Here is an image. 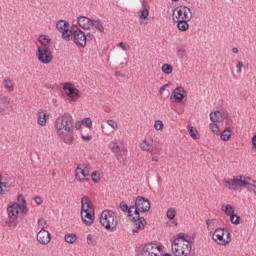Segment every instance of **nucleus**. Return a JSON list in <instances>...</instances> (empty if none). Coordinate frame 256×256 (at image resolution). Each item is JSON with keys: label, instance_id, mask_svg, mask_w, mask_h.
<instances>
[{"label": "nucleus", "instance_id": "1", "mask_svg": "<svg viewBox=\"0 0 256 256\" xmlns=\"http://www.w3.org/2000/svg\"><path fill=\"white\" fill-rule=\"evenodd\" d=\"M54 129L58 139H61L66 145H72L73 141H75V136L73 135V116L69 113H64L55 119Z\"/></svg>", "mask_w": 256, "mask_h": 256}, {"label": "nucleus", "instance_id": "2", "mask_svg": "<svg viewBox=\"0 0 256 256\" xmlns=\"http://www.w3.org/2000/svg\"><path fill=\"white\" fill-rule=\"evenodd\" d=\"M149 209H151V203H149V200L141 196L136 198L135 206H131L129 208L128 217L130 221H133L138 231H143V229H145V225H147L145 217H142L139 211L141 213H147Z\"/></svg>", "mask_w": 256, "mask_h": 256}, {"label": "nucleus", "instance_id": "3", "mask_svg": "<svg viewBox=\"0 0 256 256\" xmlns=\"http://www.w3.org/2000/svg\"><path fill=\"white\" fill-rule=\"evenodd\" d=\"M223 185L232 191H239V189H242V187L251 185V187H254V194L256 195V181L251 177L238 175L235 176L232 180H224Z\"/></svg>", "mask_w": 256, "mask_h": 256}, {"label": "nucleus", "instance_id": "4", "mask_svg": "<svg viewBox=\"0 0 256 256\" xmlns=\"http://www.w3.org/2000/svg\"><path fill=\"white\" fill-rule=\"evenodd\" d=\"M81 219L82 223L87 226L93 225V221L95 220V210L93 209L91 200L87 196L81 199Z\"/></svg>", "mask_w": 256, "mask_h": 256}, {"label": "nucleus", "instance_id": "5", "mask_svg": "<svg viewBox=\"0 0 256 256\" xmlns=\"http://www.w3.org/2000/svg\"><path fill=\"white\" fill-rule=\"evenodd\" d=\"M100 224L108 231H111L117 227V214L113 210H104L100 214Z\"/></svg>", "mask_w": 256, "mask_h": 256}, {"label": "nucleus", "instance_id": "6", "mask_svg": "<svg viewBox=\"0 0 256 256\" xmlns=\"http://www.w3.org/2000/svg\"><path fill=\"white\" fill-rule=\"evenodd\" d=\"M191 242H183L181 240L172 241V253L175 256H187L191 254Z\"/></svg>", "mask_w": 256, "mask_h": 256}, {"label": "nucleus", "instance_id": "7", "mask_svg": "<svg viewBox=\"0 0 256 256\" xmlns=\"http://www.w3.org/2000/svg\"><path fill=\"white\" fill-rule=\"evenodd\" d=\"M212 239L218 245H229L231 243V233L227 229L217 228L212 234Z\"/></svg>", "mask_w": 256, "mask_h": 256}, {"label": "nucleus", "instance_id": "8", "mask_svg": "<svg viewBox=\"0 0 256 256\" xmlns=\"http://www.w3.org/2000/svg\"><path fill=\"white\" fill-rule=\"evenodd\" d=\"M193 19V13L187 6H180L174 9L173 21H191Z\"/></svg>", "mask_w": 256, "mask_h": 256}, {"label": "nucleus", "instance_id": "9", "mask_svg": "<svg viewBox=\"0 0 256 256\" xmlns=\"http://www.w3.org/2000/svg\"><path fill=\"white\" fill-rule=\"evenodd\" d=\"M38 61L40 63L49 64L53 61V53L51 52V48L49 46H39L37 53Z\"/></svg>", "mask_w": 256, "mask_h": 256}, {"label": "nucleus", "instance_id": "10", "mask_svg": "<svg viewBox=\"0 0 256 256\" xmlns=\"http://www.w3.org/2000/svg\"><path fill=\"white\" fill-rule=\"evenodd\" d=\"M140 149L147 151L150 155H159V153H161V149L154 143L153 139L143 140L140 143Z\"/></svg>", "mask_w": 256, "mask_h": 256}, {"label": "nucleus", "instance_id": "11", "mask_svg": "<svg viewBox=\"0 0 256 256\" xmlns=\"http://www.w3.org/2000/svg\"><path fill=\"white\" fill-rule=\"evenodd\" d=\"M142 256H161V247L155 243H148L142 246Z\"/></svg>", "mask_w": 256, "mask_h": 256}, {"label": "nucleus", "instance_id": "12", "mask_svg": "<svg viewBox=\"0 0 256 256\" xmlns=\"http://www.w3.org/2000/svg\"><path fill=\"white\" fill-rule=\"evenodd\" d=\"M72 40L77 47H85L87 45V36L79 28H73Z\"/></svg>", "mask_w": 256, "mask_h": 256}, {"label": "nucleus", "instance_id": "13", "mask_svg": "<svg viewBox=\"0 0 256 256\" xmlns=\"http://www.w3.org/2000/svg\"><path fill=\"white\" fill-rule=\"evenodd\" d=\"M90 168L79 164L75 170V177L77 181H80V183H83L86 181L87 177H90Z\"/></svg>", "mask_w": 256, "mask_h": 256}, {"label": "nucleus", "instance_id": "14", "mask_svg": "<svg viewBox=\"0 0 256 256\" xmlns=\"http://www.w3.org/2000/svg\"><path fill=\"white\" fill-rule=\"evenodd\" d=\"M64 93L71 99V101H77L79 99V89L75 88L72 83H65L63 86Z\"/></svg>", "mask_w": 256, "mask_h": 256}, {"label": "nucleus", "instance_id": "15", "mask_svg": "<svg viewBox=\"0 0 256 256\" xmlns=\"http://www.w3.org/2000/svg\"><path fill=\"white\" fill-rule=\"evenodd\" d=\"M185 97H187V91H185V88L180 86L174 89L170 99L171 100L174 99L173 101L174 103H181V101H183Z\"/></svg>", "mask_w": 256, "mask_h": 256}, {"label": "nucleus", "instance_id": "16", "mask_svg": "<svg viewBox=\"0 0 256 256\" xmlns=\"http://www.w3.org/2000/svg\"><path fill=\"white\" fill-rule=\"evenodd\" d=\"M36 237L40 245H49L51 243V233L47 230H40Z\"/></svg>", "mask_w": 256, "mask_h": 256}, {"label": "nucleus", "instance_id": "17", "mask_svg": "<svg viewBox=\"0 0 256 256\" xmlns=\"http://www.w3.org/2000/svg\"><path fill=\"white\" fill-rule=\"evenodd\" d=\"M37 117L38 125H40V127H45V125H47V119H49V114L47 111L43 109L38 110Z\"/></svg>", "mask_w": 256, "mask_h": 256}, {"label": "nucleus", "instance_id": "18", "mask_svg": "<svg viewBox=\"0 0 256 256\" xmlns=\"http://www.w3.org/2000/svg\"><path fill=\"white\" fill-rule=\"evenodd\" d=\"M7 213L12 221H15L19 215V204L13 203L7 208Z\"/></svg>", "mask_w": 256, "mask_h": 256}, {"label": "nucleus", "instance_id": "19", "mask_svg": "<svg viewBox=\"0 0 256 256\" xmlns=\"http://www.w3.org/2000/svg\"><path fill=\"white\" fill-rule=\"evenodd\" d=\"M77 22L78 25L82 28V29H91V25L93 23V20L85 17V16H80L77 18Z\"/></svg>", "mask_w": 256, "mask_h": 256}, {"label": "nucleus", "instance_id": "20", "mask_svg": "<svg viewBox=\"0 0 256 256\" xmlns=\"http://www.w3.org/2000/svg\"><path fill=\"white\" fill-rule=\"evenodd\" d=\"M223 119H225V114H223L221 111L210 113V121H212V123H221Z\"/></svg>", "mask_w": 256, "mask_h": 256}, {"label": "nucleus", "instance_id": "21", "mask_svg": "<svg viewBox=\"0 0 256 256\" xmlns=\"http://www.w3.org/2000/svg\"><path fill=\"white\" fill-rule=\"evenodd\" d=\"M108 148L115 155H119L121 153V151H124V149L121 148V146H119V143L117 142V140H114V141L110 142L109 145H108Z\"/></svg>", "mask_w": 256, "mask_h": 256}, {"label": "nucleus", "instance_id": "22", "mask_svg": "<svg viewBox=\"0 0 256 256\" xmlns=\"http://www.w3.org/2000/svg\"><path fill=\"white\" fill-rule=\"evenodd\" d=\"M206 225H207V229L208 231H216L217 227H219V220L217 219H210V220H206Z\"/></svg>", "mask_w": 256, "mask_h": 256}, {"label": "nucleus", "instance_id": "23", "mask_svg": "<svg viewBox=\"0 0 256 256\" xmlns=\"http://www.w3.org/2000/svg\"><path fill=\"white\" fill-rule=\"evenodd\" d=\"M222 209L224 211V213H226L228 215V217H230V221H233V214H235V209H233V206L227 204V205H223Z\"/></svg>", "mask_w": 256, "mask_h": 256}, {"label": "nucleus", "instance_id": "24", "mask_svg": "<svg viewBox=\"0 0 256 256\" xmlns=\"http://www.w3.org/2000/svg\"><path fill=\"white\" fill-rule=\"evenodd\" d=\"M177 23L179 31H187L189 29V20H174Z\"/></svg>", "mask_w": 256, "mask_h": 256}, {"label": "nucleus", "instance_id": "25", "mask_svg": "<svg viewBox=\"0 0 256 256\" xmlns=\"http://www.w3.org/2000/svg\"><path fill=\"white\" fill-rule=\"evenodd\" d=\"M68 28H69V22H67L65 20H60L56 23V29H58L60 31V33H62L63 31H65Z\"/></svg>", "mask_w": 256, "mask_h": 256}, {"label": "nucleus", "instance_id": "26", "mask_svg": "<svg viewBox=\"0 0 256 256\" xmlns=\"http://www.w3.org/2000/svg\"><path fill=\"white\" fill-rule=\"evenodd\" d=\"M231 128H226L225 130L222 131V133L220 134V139L222 141H229V139H231Z\"/></svg>", "mask_w": 256, "mask_h": 256}, {"label": "nucleus", "instance_id": "27", "mask_svg": "<svg viewBox=\"0 0 256 256\" xmlns=\"http://www.w3.org/2000/svg\"><path fill=\"white\" fill-rule=\"evenodd\" d=\"M61 33H62V39H64V41H71V39H73V29L70 30L68 28L66 30H63Z\"/></svg>", "mask_w": 256, "mask_h": 256}, {"label": "nucleus", "instance_id": "28", "mask_svg": "<svg viewBox=\"0 0 256 256\" xmlns=\"http://www.w3.org/2000/svg\"><path fill=\"white\" fill-rule=\"evenodd\" d=\"M174 241H182V243H190L191 237L185 233H179Z\"/></svg>", "mask_w": 256, "mask_h": 256}, {"label": "nucleus", "instance_id": "29", "mask_svg": "<svg viewBox=\"0 0 256 256\" xmlns=\"http://www.w3.org/2000/svg\"><path fill=\"white\" fill-rule=\"evenodd\" d=\"M91 27H95L100 33H103L105 31V28L103 27V23L100 20H92Z\"/></svg>", "mask_w": 256, "mask_h": 256}, {"label": "nucleus", "instance_id": "30", "mask_svg": "<svg viewBox=\"0 0 256 256\" xmlns=\"http://www.w3.org/2000/svg\"><path fill=\"white\" fill-rule=\"evenodd\" d=\"M14 85H15V83L13 82V80H11V78H6L3 80V87H4V89H7L8 91H10V89H13Z\"/></svg>", "mask_w": 256, "mask_h": 256}, {"label": "nucleus", "instance_id": "31", "mask_svg": "<svg viewBox=\"0 0 256 256\" xmlns=\"http://www.w3.org/2000/svg\"><path fill=\"white\" fill-rule=\"evenodd\" d=\"M189 135L192 137V139H199V131H197V128L193 126L188 127Z\"/></svg>", "mask_w": 256, "mask_h": 256}, {"label": "nucleus", "instance_id": "32", "mask_svg": "<svg viewBox=\"0 0 256 256\" xmlns=\"http://www.w3.org/2000/svg\"><path fill=\"white\" fill-rule=\"evenodd\" d=\"M86 239L88 245H91L92 247H95V245H97V237L95 235L88 234Z\"/></svg>", "mask_w": 256, "mask_h": 256}, {"label": "nucleus", "instance_id": "33", "mask_svg": "<svg viewBox=\"0 0 256 256\" xmlns=\"http://www.w3.org/2000/svg\"><path fill=\"white\" fill-rule=\"evenodd\" d=\"M65 241H66V243L73 244L77 241V235H75V234H66L65 235Z\"/></svg>", "mask_w": 256, "mask_h": 256}, {"label": "nucleus", "instance_id": "34", "mask_svg": "<svg viewBox=\"0 0 256 256\" xmlns=\"http://www.w3.org/2000/svg\"><path fill=\"white\" fill-rule=\"evenodd\" d=\"M147 17H149V10L147 8L140 10L139 22L143 23L142 19H147Z\"/></svg>", "mask_w": 256, "mask_h": 256}, {"label": "nucleus", "instance_id": "35", "mask_svg": "<svg viewBox=\"0 0 256 256\" xmlns=\"http://www.w3.org/2000/svg\"><path fill=\"white\" fill-rule=\"evenodd\" d=\"M162 71L166 74V75H171V73H173V66H171V64H164L162 66Z\"/></svg>", "mask_w": 256, "mask_h": 256}, {"label": "nucleus", "instance_id": "36", "mask_svg": "<svg viewBox=\"0 0 256 256\" xmlns=\"http://www.w3.org/2000/svg\"><path fill=\"white\" fill-rule=\"evenodd\" d=\"M39 43L41 44V47H47V44L49 43V38H47L46 35H40L39 36Z\"/></svg>", "mask_w": 256, "mask_h": 256}, {"label": "nucleus", "instance_id": "37", "mask_svg": "<svg viewBox=\"0 0 256 256\" xmlns=\"http://www.w3.org/2000/svg\"><path fill=\"white\" fill-rule=\"evenodd\" d=\"M91 178L93 183H99L101 181V174L97 171L92 172Z\"/></svg>", "mask_w": 256, "mask_h": 256}, {"label": "nucleus", "instance_id": "38", "mask_svg": "<svg viewBox=\"0 0 256 256\" xmlns=\"http://www.w3.org/2000/svg\"><path fill=\"white\" fill-rule=\"evenodd\" d=\"M175 215H177V211L175 210V208H170L166 212V217L168 219H175Z\"/></svg>", "mask_w": 256, "mask_h": 256}, {"label": "nucleus", "instance_id": "39", "mask_svg": "<svg viewBox=\"0 0 256 256\" xmlns=\"http://www.w3.org/2000/svg\"><path fill=\"white\" fill-rule=\"evenodd\" d=\"M106 123L114 131H117V129H119V124H117V121H115V120H107Z\"/></svg>", "mask_w": 256, "mask_h": 256}, {"label": "nucleus", "instance_id": "40", "mask_svg": "<svg viewBox=\"0 0 256 256\" xmlns=\"http://www.w3.org/2000/svg\"><path fill=\"white\" fill-rule=\"evenodd\" d=\"M154 129H156V131H162L163 130V121L156 120L154 122Z\"/></svg>", "mask_w": 256, "mask_h": 256}, {"label": "nucleus", "instance_id": "41", "mask_svg": "<svg viewBox=\"0 0 256 256\" xmlns=\"http://www.w3.org/2000/svg\"><path fill=\"white\" fill-rule=\"evenodd\" d=\"M82 125H86L88 129H91V127H93V121H91V118H84L82 120Z\"/></svg>", "mask_w": 256, "mask_h": 256}, {"label": "nucleus", "instance_id": "42", "mask_svg": "<svg viewBox=\"0 0 256 256\" xmlns=\"http://www.w3.org/2000/svg\"><path fill=\"white\" fill-rule=\"evenodd\" d=\"M210 129L214 135H219V125L215 123H210Z\"/></svg>", "mask_w": 256, "mask_h": 256}, {"label": "nucleus", "instance_id": "43", "mask_svg": "<svg viewBox=\"0 0 256 256\" xmlns=\"http://www.w3.org/2000/svg\"><path fill=\"white\" fill-rule=\"evenodd\" d=\"M45 225H47V221L45 219H38V227L40 228V231H45Z\"/></svg>", "mask_w": 256, "mask_h": 256}, {"label": "nucleus", "instance_id": "44", "mask_svg": "<svg viewBox=\"0 0 256 256\" xmlns=\"http://www.w3.org/2000/svg\"><path fill=\"white\" fill-rule=\"evenodd\" d=\"M1 174H0V195L5 193V189H7V183L1 182Z\"/></svg>", "mask_w": 256, "mask_h": 256}, {"label": "nucleus", "instance_id": "45", "mask_svg": "<svg viewBox=\"0 0 256 256\" xmlns=\"http://www.w3.org/2000/svg\"><path fill=\"white\" fill-rule=\"evenodd\" d=\"M118 47L122 49V51H129L130 49L129 45H127V43H124V42H120L118 44Z\"/></svg>", "mask_w": 256, "mask_h": 256}, {"label": "nucleus", "instance_id": "46", "mask_svg": "<svg viewBox=\"0 0 256 256\" xmlns=\"http://www.w3.org/2000/svg\"><path fill=\"white\" fill-rule=\"evenodd\" d=\"M240 217L237 216L235 213L233 214V219L230 220L231 223H233V225H239L241 223V221L239 220Z\"/></svg>", "mask_w": 256, "mask_h": 256}, {"label": "nucleus", "instance_id": "47", "mask_svg": "<svg viewBox=\"0 0 256 256\" xmlns=\"http://www.w3.org/2000/svg\"><path fill=\"white\" fill-rule=\"evenodd\" d=\"M120 209L124 213H126V211L129 213V206H127V203H125V202H121L120 203Z\"/></svg>", "mask_w": 256, "mask_h": 256}, {"label": "nucleus", "instance_id": "48", "mask_svg": "<svg viewBox=\"0 0 256 256\" xmlns=\"http://www.w3.org/2000/svg\"><path fill=\"white\" fill-rule=\"evenodd\" d=\"M0 103H2L3 105H9V98L5 96L0 97Z\"/></svg>", "mask_w": 256, "mask_h": 256}, {"label": "nucleus", "instance_id": "49", "mask_svg": "<svg viewBox=\"0 0 256 256\" xmlns=\"http://www.w3.org/2000/svg\"><path fill=\"white\" fill-rule=\"evenodd\" d=\"M241 69H243V62H238L236 65L237 73H241Z\"/></svg>", "mask_w": 256, "mask_h": 256}, {"label": "nucleus", "instance_id": "50", "mask_svg": "<svg viewBox=\"0 0 256 256\" xmlns=\"http://www.w3.org/2000/svg\"><path fill=\"white\" fill-rule=\"evenodd\" d=\"M81 139H83V141H91V135L87 134H81Z\"/></svg>", "mask_w": 256, "mask_h": 256}, {"label": "nucleus", "instance_id": "51", "mask_svg": "<svg viewBox=\"0 0 256 256\" xmlns=\"http://www.w3.org/2000/svg\"><path fill=\"white\" fill-rule=\"evenodd\" d=\"M34 201H35L36 205H41V203H43V199H41V197H39V196L35 197Z\"/></svg>", "mask_w": 256, "mask_h": 256}, {"label": "nucleus", "instance_id": "52", "mask_svg": "<svg viewBox=\"0 0 256 256\" xmlns=\"http://www.w3.org/2000/svg\"><path fill=\"white\" fill-rule=\"evenodd\" d=\"M19 211H21L22 213H27V207H25V205H19Z\"/></svg>", "mask_w": 256, "mask_h": 256}, {"label": "nucleus", "instance_id": "53", "mask_svg": "<svg viewBox=\"0 0 256 256\" xmlns=\"http://www.w3.org/2000/svg\"><path fill=\"white\" fill-rule=\"evenodd\" d=\"M177 55H178V57H183V55H185V51H183V49H178L177 50Z\"/></svg>", "mask_w": 256, "mask_h": 256}, {"label": "nucleus", "instance_id": "54", "mask_svg": "<svg viewBox=\"0 0 256 256\" xmlns=\"http://www.w3.org/2000/svg\"><path fill=\"white\" fill-rule=\"evenodd\" d=\"M83 125V122H81V121H77L76 123H75V127H76V129H81V126Z\"/></svg>", "mask_w": 256, "mask_h": 256}, {"label": "nucleus", "instance_id": "55", "mask_svg": "<svg viewBox=\"0 0 256 256\" xmlns=\"http://www.w3.org/2000/svg\"><path fill=\"white\" fill-rule=\"evenodd\" d=\"M167 87H169V84H165L162 87H160V93H163V91H165V89H167Z\"/></svg>", "mask_w": 256, "mask_h": 256}, {"label": "nucleus", "instance_id": "56", "mask_svg": "<svg viewBox=\"0 0 256 256\" xmlns=\"http://www.w3.org/2000/svg\"><path fill=\"white\" fill-rule=\"evenodd\" d=\"M252 145L253 147H256V135L252 137Z\"/></svg>", "mask_w": 256, "mask_h": 256}, {"label": "nucleus", "instance_id": "57", "mask_svg": "<svg viewBox=\"0 0 256 256\" xmlns=\"http://www.w3.org/2000/svg\"><path fill=\"white\" fill-rule=\"evenodd\" d=\"M152 161H154L155 163H157V161H159V157L152 155Z\"/></svg>", "mask_w": 256, "mask_h": 256}, {"label": "nucleus", "instance_id": "58", "mask_svg": "<svg viewBox=\"0 0 256 256\" xmlns=\"http://www.w3.org/2000/svg\"><path fill=\"white\" fill-rule=\"evenodd\" d=\"M232 53H239V49L233 48V49H232Z\"/></svg>", "mask_w": 256, "mask_h": 256}, {"label": "nucleus", "instance_id": "59", "mask_svg": "<svg viewBox=\"0 0 256 256\" xmlns=\"http://www.w3.org/2000/svg\"><path fill=\"white\" fill-rule=\"evenodd\" d=\"M163 256H171V254H169V253H166V254H163Z\"/></svg>", "mask_w": 256, "mask_h": 256}, {"label": "nucleus", "instance_id": "60", "mask_svg": "<svg viewBox=\"0 0 256 256\" xmlns=\"http://www.w3.org/2000/svg\"><path fill=\"white\" fill-rule=\"evenodd\" d=\"M116 75H121V72H116Z\"/></svg>", "mask_w": 256, "mask_h": 256}, {"label": "nucleus", "instance_id": "61", "mask_svg": "<svg viewBox=\"0 0 256 256\" xmlns=\"http://www.w3.org/2000/svg\"><path fill=\"white\" fill-rule=\"evenodd\" d=\"M87 37H91V34H88Z\"/></svg>", "mask_w": 256, "mask_h": 256}, {"label": "nucleus", "instance_id": "62", "mask_svg": "<svg viewBox=\"0 0 256 256\" xmlns=\"http://www.w3.org/2000/svg\"><path fill=\"white\" fill-rule=\"evenodd\" d=\"M172 1L177 2V1H179V0H172Z\"/></svg>", "mask_w": 256, "mask_h": 256}, {"label": "nucleus", "instance_id": "63", "mask_svg": "<svg viewBox=\"0 0 256 256\" xmlns=\"http://www.w3.org/2000/svg\"><path fill=\"white\" fill-rule=\"evenodd\" d=\"M2 112H3V110L0 109V113H2Z\"/></svg>", "mask_w": 256, "mask_h": 256}]
</instances>
